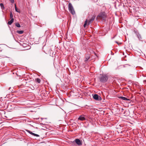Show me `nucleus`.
<instances>
[{"mask_svg": "<svg viewBox=\"0 0 146 146\" xmlns=\"http://www.w3.org/2000/svg\"><path fill=\"white\" fill-rule=\"evenodd\" d=\"M75 142L78 145H82V143L80 140L78 139H76L75 140Z\"/></svg>", "mask_w": 146, "mask_h": 146, "instance_id": "8", "label": "nucleus"}, {"mask_svg": "<svg viewBox=\"0 0 146 146\" xmlns=\"http://www.w3.org/2000/svg\"><path fill=\"white\" fill-rule=\"evenodd\" d=\"M17 32L19 34H22L23 33L24 31H18Z\"/></svg>", "mask_w": 146, "mask_h": 146, "instance_id": "15", "label": "nucleus"}, {"mask_svg": "<svg viewBox=\"0 0 146 146\" xmlns=\"http://www.w3.org/2000/svg\"><path fill=\"white\" fill-rule=\"evenodd\" d=\"M137 36L138 38L140 40H141V39H142V37H141V35L140 34H139V33H138V34H137Z\"/></svg>", "mask_w": 146, "mask_h": 146, "instance_id": "13", "label": "nucleus"}, {"mask_svg": "<svg viewBox=\"0 0 146 146\" xmlns=\"http://www.w3.org/2000/svg\"><path fill=\"white\" fill-rule=\"evenodd\" d=\"M108 79V76L106 74L102 75L99 77L100 82L103 83L106 82L107 81Z\"/></svg>", "mask_w": 146, "mask_h": 146, "instance_id": "3", "label": "nucleus"}, {"mask_svg": "<svg viewBox=\"0 0 146 146\" xmlns=\"http://www.w3.org/2000/svg\"><path fill=\"white\" fill-rule=\"evenodd\" d=\"M97 17L102 20H105L107 18V14L104 11H101Z\"/></svg>", "mask_w": 146, "mask_h": 146, "instance_id": "1", "label": "nucleus"}, {"mask_svg": "<svg viewBox=\"0 0 146 146\" xmlns=\"http://www.w3.org/2000/svg\"><path fill=\"white\" fill-rule=\"evenodd\" d=\"M9 1L12 3H14V0H9Z\"/></svg>", "mask_w": 146, "mask_h": 146, "instance_id": "20", "label": "nucleus"}, {"mask_svg": "<svg viewBox=\"0 0 146 146\" xmlns=\"http://www.w3.org/2000/svg\"><path fill=\"white\" fill-rule=\"evenodd\" d=\"M95 18V16L94 15L92 17V18L90 19H89L88 20L86 19L85 21L84 24V27H86V25L87 24V22L88 25L92 23L94 20Z\"/></svg>", "mask_w": 146, "mask_h": 146, "instance_id": "2", "label": "nucleus"}, {"mask_svg": "<svg viewBox=\"0 0 146 146\" xmlns=\"http://www.w3.org/2000/svg\"><path fill=\"white\" fill-rule=\"evenodd\" d=\"M68 8L70 12L72 15H74L75 13L72 4L71 3H69L68 5Z\"/></svg>", "mask_w": 146, "mask_h": 146, "instance_id": "4", "label": "nucleus"}, {"mask_svg": "<svg viewBox=\"0 0 146 146\" xmlns=\"http://www.w3.org/2000/svg\"><path fill=\"white\" fill-rule=\"evenodd\" d=\"M0 6L2 10L4 9H5V7L3 3H1L0 4Z\"/></svg>", "mask_w": 146, "mask_h": 146, "instance_id": "12", "label": "nucleus"}, {"mask_svg": "<svg viewBox=\"0 0 146 146\" xmlns=\"http://www.w3.org/2000/svg\"><path fill=\"white\" fill-rule=\"evenodd\" d=\"M93 98L95 100L97 101H100L102 100V98L101 97L96 94L94 95Z\"/></svg>", "mask_w": 146, "mask_h": 146, "instance_id": "5", "label": "nucleus"}, {"mask_svg": "<svg viewBox=\"0 0 146 146\" xmlns=\"http://www.w3.org/2000/svg\"><path fill=\"white\" fill-rule=\"evenodd\" d=\"M15 25L18 27H21L20 24L18 23H16L15 24Z\"/></svg>", "mask_w": 146, "mask_h": 146, "instance_id": "16", "label": "nucleus"}, {"mask_svg": "<svg viewBox=\"0 0 146 146\" xmlns=\"http://www.w3.org/2000/svg\"><path fill=\"white\" fill-rule=\"evenodd\" d=\"M90 58V55L89 54L86 55L85 56V60L84 61L85 62H86Z\"/></svg>", "mask_w": 146, "mask_h": 146, "instance_id": "7", "label": "nucleus"}, {"mask_svg": "<svg viewBox=\"0 0 146 146\" xmlns=\"http://www.w3.org/2000/svg\"><path fill=\"white\" fill-rule=\"evenodd\" d=\"M85 115H80L78 119V120L81 121H83L86 120L85 117Z\"/></svg>", "mask_w": 146, "mask_h": 146, "instance_id": "6", "label": "nucleus"}, {"mask_svg": "<svg viewBox=\"0 0 146 146\" xmlns=\"http://www.w3.org/2000/svg\"><path fill=\"white\" fill-rule=\"evenodd\" d=\"M120 98L123 100H128V101H130V100L129 99H127V98L123 97H120L119 98Z\"/></svg>", "mask_w": 146, "mask_h": 146, "instance_id": "9", "label": "nucleus"}, {"mask_svg": "<svg viewBox=\"0 0 146 146\" xmlns=\"http://www.w3.org/2000/svg\"><path fill=\"white\" fill-rule=\"evenodd\" d=\"M33 136L36 137H39V135L38 134L34 133L33 135Z\"/></svg>", "mask_w": 146, "mask_h": 146, "instance_id": "19", "label": "nucleus"}, {"mask_svg": "<svg viewBox=\"0 0 146 146\" xmlns=\"http://www.w3.org/2000/svg\"><path fill=\"white\" fill-rule=\"evenodd\" d=\"M26 131L28 132L29 133H30V134H31L32 135H33V134L34 133H33L32 132H31V131L29 130H26Z\"/></svg>", "mask_w": 146, "mask_h": 146, "instance_id": "17", "label": "nucleus"}, {"mask_svg": "<svg viewBox=\"0 0 146 146\" xmlns=\"http://www.w3.org/2000/svg\"><path fill=\"white\" fill-rule=\"evenodd\" d=\"M15 10L16 12H18V13L20 12V11L17 9L16 5L15 4Z\"/></svg>", "mask_w": 146, "mask_h": 146, "instance_id": "14", "label": "nucleus"}, {"mask_svg": "<svg viewBox=\"0 0 146 146\" xmlns=\"http://www.w3.org/2000/svg\"><path fill=\"white\" fill-rule=\"evenodd\" d=\"M1 46V45H0V46Z\"/></svg>", "mask_w": 146, "mask_h": 146, "instance_id": "23", "label": "nucleus"}, {"mask_svg": "<svg viewBox=\"0 0 146 146\" xmlns=\"http://www.w3.org/2000/svg\"><path fill=\"white\" fill-rule=\"evenodd\" d=\"M14 20V19H11L10 21H8V24L9 25H11L12 24V23L13 22Z\"/></svg>", "mask_w": 146, "mask_h": 146, "instance_id": "10", "label": "nucleus"}, {"mask_svg": "<svg viewBox=\"0 0 146 146\" xmlns=\"http://www.w3.org/2000/svg\"><path fill=\"white\" fill-rule=\"evenodd\" d=\"M127 112V111H124V113H123L124 116H126V115H126V112Z\"/></svg>", "mask_w": 146, "mask_h": 146, "instance_id": "21", "label": "nucleus"}, {"mask_svg": "<svg viewBox=\"0 0 146 146\" xmlns=\"http://www.w3.org/2000/svg\"><path fill=\"white\" fill-rule=\"evenodd\" d=\"M115 42L116 43H117V44H118V45H119V44L118 42H117V41H115ZM121 44V43H119V44Z\"/></svg>", "mask_w": 146, "mask_h": 146, "instance_id": "22", "label": "nucleus"}, {"mask_svg": "<svg viewBox=\"0 0 146 146\" xmlns=\"http://www.w3.org/2000/svg\"><path fill=\"white\" fill-rule=\"evenodd\" d=\"M13 15L12 14V13L11 12V13L10 14V18L11 19H13Z\"/></svg>", "mask_w": 146, "mask_h": 146, "instance_id": "18", "label": "nucleus"}, {"mask_svg": "<svg viewBox=\"0 0 146 146\" xmlns=\"http://www.w3.org/2000/svg\"><path fill=\"white\" fill-rule=\"evenodd\" d=\"M35 81L38 83H40V80L39 78H36L35 79Z\"/></svg>", "mask_w": 146, "mask_h": 146, "instance_id": "11", "label": "nucleus"}]
</instances>
